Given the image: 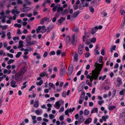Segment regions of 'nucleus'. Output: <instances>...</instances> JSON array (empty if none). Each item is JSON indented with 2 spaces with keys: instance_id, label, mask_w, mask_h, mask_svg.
<instances>
[{
  "instance_id": "obj_23",
  "label": "nucleus",
  "mask_w": 125,
  "mask_h": 125,
  "mask_svg": "<svg viewBox=\"0 0 125 125\" xmlns=\"http://www.w3.org/2000/svg\"><path fill=\"white\" fill-rule=\"evenodd\" d=\"M116 107L115 106L109 105L108 107V109L110 111H112L113 109H115Z\"/></svg>"
},
{
  "instance_id": "obj_47",
  "label": "nucleus",
  "mask_w": 125,
  "mask_h": 125,
  "mask_svg": "<svg viewBox=\"0 0 125 125\" xmlns=\"http://www.w3.org/2000/svg\"><path fill=\"white\" fill-rule=\"evenodd\" d=\"M90 10L92 13H93L94 11V9L93 7H90L89 8Z\"/></svg>"
},
{
  "instance_id": "obj_3",
  "label": "nucleus",
  "mask_w": 125,
  "mask_h": 125,
  "mask_svg": "<svg viewBox=\"0 0 125 125\" xmlns=\"http://www.w3.org/2000/svg\"><path fill=\"white\" fill-rule=\"evenodd\" d=\"M60 5L59 4H57L53 7L52 9V10L55 12L57 11V12H59L60 11H62L63 10V8L62 7H60Z\"/></svg>"
},
{
  "instance_id": "obj_20",
  "label": "nucleus",
  "mask_w": 125,
  "mask_h": 125,
  "mask_svg": "<svg viewBox=\"0 0 125 125\" xmlns=\"http://www.w3.org/2000/svg\"><path fill=\"white\" fill-rule=\"evenodd\" d=\"M30 9V8L29 7H24L23 9L22 12H26L29 10Z\"/></svg>"
},
{
  "instance_id": "obj_58",
  "label": "nucleus",
  "mask_w": 125,
  "mask_h": 125,
  "mask_svg": "<svg viewBox=\"0 0 125 125\" xmlns=\"http://www.w3.org/2000/svg\"><path fill=\"white\" fill-rule=\"evenodd\" d=\"M0 27L2 28L3 29H6L7 27V26L5 25L4 26H0Z\"/></svg>"
},
{
  "instance_id": "obj_30",
  "label": "nucleus",
  "mask_w": 125,
  "mask_h": 125,
  "mask_svg": "<svg viewBox=\"0 0 125 125\" xmlns=\"http://www.w3.org/2000/svg\"><path fill=\"white\" fill-rule=\"evenodd\" d=\"M89 113V111L87 109H85L84 111V115H88Z\"/></svg>"
},
{
  "instance_id": "obj_28",
  "label": "nucleus",
  "mask_w": 125,
  "mask_h": 125,
  "mask_svg": "<svg viewBox=\"0 0 125 125\" xmlns=\"http://www.w3.org/2000/svg\"><path fill=\"white\" fill-rule=\"evenodd\" d=\"M89 2H86L85 4L84 3L83 4V5H82V7L81 8H80L81 9H83L84 8V7H87L88 6Z\"/></svg>"
},
{
  "instance_id": "obj_60",
  "label": "nucleus",
  "mask_w": 125,
  "mask_h": 125,
  "mask_svg": "<svg viewBox=\"0 0 125 125\" xmlns=\"http://www.w3.org/2000/svg\"><path fill=\"white\" fill-rule=\"evenodd\" d=\"M74 9L75 10H76L78 8V6L77 5H75L73 6Z\"/></svg>"
},
{
  "instance_id": "obj_31",
  "label": "nucleus",
  "mask_w": 125,
  "mask_h": 125,
  "mask_svg": "<svg viewBox=\"0 0 125 125\" xmlns=\"http://www.w3.org/2000/svg\"><path fill=\"white\" fill-rule=\"evenodd\" d=\"M70 38L69 36H67L66 39V43L67 44L69 43L70 41Z\"/></svg>"
},
{
  "instance_id": "obj_7",
  "label": "nucleus",
  "mask_w": 125,
  "mask_h": 125,
  "mask_svg": "<svg viewBox=\"0 0 125 125\" xmlns=\"http://www.w3.org/2000/svg\"><path fill=\"white\" fill-rule=\"evenodd\" d=\"M84 46L82 45H80L78 49V52L80 55H81L83 53V50Z\"/></svg>"
},
{
  "instance_id": "obj_15",
  "label": "nucleus",
  "mask_w": 125,
  "mask_h": 125,
  "mask_svg": "<svg viewBox=\"0 0 125 125\" xmlns=\"http://www.w3.org/2000/svg\"><path fill=\"white\" fill-rule=\"evenodd\" d=\"M31 36L30 35H29L27 36L26 39V42L27 43V44H29V43L31 42Z\"/></svg>"
},
{
  "instance_id": "obj_21",
  "label": "nucleus",
  "mask_w": 125,
  "mask_h": 125,
  "mask_svg": "<svg viewBox=\"0 0 125 125\" xmlns=\"http://www.w3.org/2000/svg\"><path fill=\"white\" fill-rule=\"evenodd\" d=\"M98 112V108H97L95 107L92 109L91 111V114H92L94 112L97 113Z\"/></svg>"
},
{
  "instance_id": "obj_57",
  "label": "nucleus",
  "mask_w": 125,
  "mask_h": 125,
  "mask_svg": "<svg viewBox=\"0 0 125 125\" xmlns=\"http://www.w3.org/2000/svg\"><path fill=\"white\" fill-rule=\"evenodd\" d=\"M73 31L76 32H78L79 31L78 29L77 28H74L73 29Z\"/></svg>"
},
{
  "instance_id": "obj_5",
  "label": "nucleus",
  "mask_w": 125,
  "mask_h": 125,
  "mask_svg": "<svg viewBox=\"0 0 125 125\" xmlns=\"http://www.w3.org/2000/svg\"><path fill=\"white\" fill-rule=\"evenodd\" d=\"M22 75L19 72L16 73L15 75V80L17 81H21L22 80L21 75Z\"/></svg>"
},
{
  "instance_id": "obj_50",
  "label": "nucleus",
  "mask_w": 125,
  "mask_h": 125,
  "mask_svg": "<svg viewBox=\"0 0 125 125\" xmlns=\"http://www.w3.org/2000/svg\"><path fill=\"white\" fill-rule=\"evenodd\" d=\"M1 34L2 35L1 36V37L2 38H4L6 36V35L5 33V32L4 31H3L1 33Z\"/></svg>"
},
{
  "instance_id": "obj_26",
  "label": "nucleus",
  "mask_w": 125,
  "mask_h": 125,
  "mask_svg": "<svg viewBox=\"0 0 125 125\" xmlns=\"http://www.w3.org/2000/svg\"><path fill=\"white\" fill-rule=\"evenodd\" d=\"M36 43V41H32L31 42H30L29 43V44H27V46H29L32 45H34Z\"/></svg>"
},
{
  "instance_id": "obj_10",
  "label": "nucleus",
  "mask_w": 125,
  "mask_h": 125,
  "mask_svg": "<svg viewBox=\"0 0 125 125\" xmlns=\"http://www.w3.org/2000/svg\"><path fill=\"white\" fill-rule=\"evenodd\" d=\"M17 7V6L14 7V9H13L12 11V13L14 15H15L16 14H18L20 13V11H17V10L16 9Z\"/></svg>"
},
{
  "instance_id": "obj_41",
  "label": "nucleus",
  "mask_w": 125,
  "mask_h": 125,
  "mask_svg": "<svg viewBox=\"0 0 125 125\" xmlns=\"http://www.w3.org/2000/svg\"><path fill=\"white\" fill-rule=\"evenodd\" d=\"M14 61V60L10 59L7 62V64H10L12 63Z\"/></svg>"
},
{
  "instance_id": "obj_54",
  "label": "nucleus",
  "mask_w": 125,
  "mask_h": 125,
  "mask_svg": "<svg viewBox=\"0 0 125 125\" xmlns=\"http://www.w3.org/2000/svg\"><path fill=\"white\" fill-rule=\"evenodd\" d=\"M7 55L9 57L11 58H12L13 57V54L9 53H7Z\"/></svg>"
},
{
  "instance_id": "obj_43",
  "label": "nucleus",
  "mask_w": 125,
  "mask_h": 125,
  "mask_svg": "<svg viewBox=\"0 0 125 125\" xmlns=\"http://www.w3.org/2000/svg\"><path fill=\"white\" fill-rule=\"evenodd\" d=\"M49 117L50 119H52L55 117V116L54 115L52 114H50L49 115Z\"/></svg>"
},
{
  "instance_id": "obj_27",
  "label": "nucleus",
  "mask_w": 125,
  "mask_h": 125,
  "mask_svg": "<svg viewBox=\"0 0 125 125\" xmlns=\"http://www.w3.org/2000/svg\"><path fill=\"white\" fill-rule=\"evenodd\" d=\"M85 96V93L83 92L81 93V95L79 97L80 99H83Z\"/></svg>"
},
{
  "instance_id": "obj_24",
  "label": "nucleus",
  "mask_w": 125,
  "mask_h": 125,
  "mask_svg": "<svg viewBox=\"0 0 125 125\" xmlns=\"http://www.w3.org/2000/svg\"><path fill=\"white\" fill-rule=\"evenodd\" d=\"M33 106L36 108H37L39 107V103L38 101H36L35 102Z\"/></svg>"
},
{
  "instance_id": "obj_56",
  "label": "nucleus",
  "mask_w": 125,
  "mask_h": 125,
  "mask_svg": "<svg viewBox=\"0 0 125 125\" xmlns=\"http://www.w3.org/2000/svg\"><path fill=\"white\" fill-rule=\"evenodd\" d=\"M75 110V108L73 107L72 109L70 108L69 109V111L70 113H71L73 112Z\"/></svg>"
},
{
  "instance_id": "obj_39",
  "label": "nucleus",
  "mask_w": 125,
  "mask_h": 125,
  "mask_svg": "<svg viewBox=\"0 0 125 125\" xmlns=\"http://www.w3.org/2000/svg\"><path fill=\"white\" fill-rule=\"evenodd\" d=\"M103 58V57L102 56H100L99 60H97V62L99 61V62L100 63H102V60Z\"/></svg>"
},
{
  "instance_id": "obj_16",
  "label": "nucleus",
  "mask_w": 125,
  "mask_h": 125,
  "mask_svg": "<svg viewBox=\"0 0 125 125\" xmlns=\"http://www.w3.org/2000/svg\"><path fill=\"white\" fill-rule=\"evenodd\" d=\"M16 82L13 80L11 81L10 82L11 86L13 88H15L17 86V85L16 84Z\"/></svg>"
},
{
  "instance_id": "obj_61",
  "label": "nucleus",
  "mask_w": 125,
  "mask_h": 125,
  "mask_svg": "<svg viewBox=\"0 0 125 125\" xmlns=\"http://www.w3.org/2000/svg\"><path fill=\"white\" fill-rule=\"evenodd\" d=\"M85 57H86L87 58L90 56V54L89 52H88L85 54Z\"/></svg>"
},
{
  "instance_id": "obj_52",
  "label": "nucleus",
  "mask_w": 125,
  "mask_h": 125,
  "mask_svg": "<svg viewBox=\"0 0 125 125\" xmlns=\"http://www.w3.org/2000/svg\"><path fill=\"white\" fill-rule=\"evenodd\" d=\"M13 41H15L16 40H19V37H14L13 38Z\"/></svg>"
},
{
  "instance_id": "obj_45",
  "label": "nucleus",
  "mask_w": 125,
  "mask_h": 125,
  "mask_svg": "<svg viewBox=\"0 0 125 125\" xmlns=\"http://www.w3.org/2000/svg\"><path fill=\"white\" fill-rule=\"evenodd\" d=\"M120 12L121 15H124L125 14V12L123 10H120Z\"/></svg>"
},
{
  "instance_id": "obj_38",
  "label": "nucleus",
  "mask_w": 125,
  "mask_h": 125,
  "mask_svg": "<svg viewBox=\"0 0 125 125\" xmlns=\"http://www.w3.org/2000/svg\"><path fill=\"white\" fill-rule=\"evenodd\" d=\"M22 54V52H17V54L16 55V57L17 58H18L20 57Z\"/></svg>"
},
{
  "instance_id": "obj_51",
  "label": "nucleus",
  "mask_w": 125,
  "mask_h": 125,
  "mask_svg": "<svg viewBox=\"0 0 125 125\" xmlns=\"http://www.w3.org/2000/svg\"><path fill=\"white\" fill-rule=\"evenodd\" d=\"M69 111V109H68L66 110L65 111V115H67L68 116H69V115L68 114Z\"/></svg>"
},
{
  "instance_id": "obj_44",
  "label": "nucleus",
  "mask_w": 125,
  "mask_h": 125,
  "mask_svg": "<svg viewBox=\"0 0 125 125\" xmlns=\"http://www.w3.org/2000/svg\"><path fill=\"white\" fill-rule=\"evenodd\" d=\"M14 26L15 27H17L19 28H21V25L20 24L16 23L14 24Z\"/></svg>"
},
{
  "instance_id": "obj_17",
  "label": "nucleus",
  "mask_w": 125,
  "mask_h": 125,
  "mask_svg": "<svg viewBox=\"0 0 125 125\" xmlns=\"http://www.w3.org/2000/svg\"><path fill=\"white\" fill-rule=\"evenodd\" d=\"M23 42L21 40H20L19 42V45L18 48H22L23 47Z\"/></svg>"
},
{
  "instance_id": "obj_34",
  "label": "nucleus",
  "mask_w": 125,
  "mask_h": 125,
  "mask_svg": "<svg viewBox=\"0 0 125 125\" xmlns=\"http://www.w3.org/2000/svg\"><path fill=\"white\" fill-rule=\"evenodd\" d=\"M125 93V89H123L119 92V94L121 95H122L124 94Z\"/></svg>"
},
{
  "instance_id": "obj_14",
  "label": "nucleus",
  "mask_w": 125,
  "mask_h": 125,
  "mask_svg": "<svg viewBox=\"0 0 125 125\" xmlns=\"http://www.w3.org/2000/svg\"><path fill=\"white\" fill-rule=\"evenodd\" d=\"M98 29V27L97 26L94 27L93 28L91 31V33L92 34H94Z\"/></svg>"
},
{
  "instance_id": "obj_4",
  "label": "nucleus",
  "mask_w": 125,
  "mask_h": 125,
  "mask_svg": "<svg viewBox=\"0 0 125 125\" xmlns=\"http://www.w3.org/2000/svg\"><path fill=\"white\" fill-rule=\"evenodd\" d=\"M64 102L62 100L58 101L56 102L55 104L54 105V107L57 109H59L60 106L63 104Z\"/></svg>"
},
{
  "instance_id": "obj_29",
  "label": "nucleus",
  "mask_w": 125,
  "mask_h": 125,
  "mask_svg": "<svg viewBox=\"0 0 125 125\" xmlns=\"http://www.w3.org/2000/svg\"><path fill=\"white\" fill-rule=\"evenodd\" d=\"M49 85L50 87L53 88L54 90H55V86L53 83H49Z\"/></svg>"
},
{
  "instance_id": "obj_22",
  "label": "nucleus",
  "mask_w": 125,
  "mask_h": 125,
  "mask_svg": "<svg viewBox=\"0 0 125 125\" xmlns=\"http://www.w3.org/2000/svg\"><path fill=\"white\" fill-rule=\"evenodd\" d=\"M92 121V119L91 118H89L87 119L84 122V124H87L91 123Z\"/></svg>"
},
{
  "instance_id": "obj_40",
  "label": "nucleus",
  "mask_w": 125,
  "mask_h": 125,
  "mask_svg": "<svg viewBox=\"0 0 125 125\" xmlns=\"http://www.w3.org/2000/svg\"><path fill=\"white\" fill-rule=\"evenodd\" d=\"M46 74V72H42L40 74V76L41 77H43L45 76Z\"/></svg>"
},
{
  "instance_id": "obj_62",
  "label": "nucleus",
  "mask_w": 125,
  "mask_h": 125,
  "mask_svg": "<svg viewBox=\"0 0 125 125\" xmlns=\"http://www.w3.org/2000/svg\"><path fill=\"white\" fill-rule=\"evenodd\" d=\"M61 53V51L60 50H58L56 52L57 54L58 55H60Z\"/></svg>"
},
{
  "instance_id": "obj_48",
  "label": "nucleus",
  "mask_w": 125,
  "mask_h": 125,
  "mask_svg": "<svg viewBox=\"0 0 125 125\" xmlns=\"http://www.w3.org/2000/svg\"><path fill=\"white\" fill-rule=\"evenodd\" d=\"M104 103V101L103 100H101L99 101L98 102V104L99 105H101L102 104Z\"/></svg>"
},
{
  "instance_id": "obj_64",
  "label": "nucleus",
  "mask_w": 125,
  "mask_h": 125,
  "mask_svg": "<svg viewBox=\"0 0 125 125\" xmlns=\"http://www.w3.org/2000/svg\"><path fill=\"white\" fill-rule=\"evenodd\" d=\"M35 87V86L34 85H32L30 88L29 90V91H30L32 90Z\"/></svg>"
},
{
  "instance_id": "obj_42",
  "label": "nucleus",
  "mask_w": 125,
  "mask_h": 125,
  "mask_svg": "<svg viewBox=\"0 0 125 125\" xmlns=\"http://www.w3.org/2000/svg\"><path fill=\"white\" fill-rule=\"evenodd\" d=\"M0 55L5 56V53L4 52L3 50H0Z\"/></svg>"
},
{
  "instance_id": "obj_13",
  "label": "nucleus",
  "mask_w": 125,
  "mask_h": 125,
  "mask_svg": "<svg viewBox=\"0 0 125 125\" xmlns=\"http://www.w3.org/2000/svg\"><path fill=\"white\" fill-rule=\"evenodd\" d=\"M26 70V69L25 67H23L19 72L22 75H23Z\"/></svg>"
},
{
  "instance_id": "obj_12",
  "label": "nucleus",
  "mask_w": 125,
  "mask_h": 125,
  "mask_svg": "<svg viewBox=\"0 0 125 125\" xmlns=\"http://www.w3.org/2000/svg\"><path fill=\"white\" fill-rule=\"evenodd\" d=\"M65 71V69L64 67L62 69H60V75L61 76H63L64 75Z\"/></svg>"
},
{
  "instance_id": "obj_53",
  "label": "nucleus",
  "mask_w": 125,
  "mask_h": 125,
  "mask_svg": "<svg viewBox=\"0 0 125 125\" xmlns=\"http://www.w3.org/2000/svg\"><path fill=\"white\" fill-rule=\"evenodd\" d=\"M83 117L81 116H80V118L79 119V121L81 122H83Z\"/></svg>"
},
{
  "instance_id": "obj_18",
  "label": "nucleus",
  "mask_w": 125,
  "mask_h": 125,
  "mask_svg": "<svg viewBox=\"0 0 125 125\" xmlns=\"http://www.w3.org/2000/svg\"><path fill=\"white\" fill-rule=\"evenodd\" d=\"M74 60L76 61L77 62L78 61V58L79 56L78 54L76 52H74Z\"/></svg>"
},
{
  "instance_id": "obj_32",
  "label": "nucleus",
  "mask_w": 125,
  "mask_h": 125,
  "mask_svg": "<svg viewBox=\"0 0 125 125\" xmlns=\"http://www.w3.org/2000/svg\"><path fill=\"white\" fill-rule=\"evenodd\" d=\"M47 20V18L45 17L42 19L40 23L41 24H43Z\"/></svg>"
},
{
  "instance_id": "obj_25",
  "label": "nucleus",
  "mask_w": 125,
  "mask_h": 125,
  "mask_svg": "<svg viewBox=\"0 0 125 125\" xmlns=\"http://www.w3.org/2000/svg\"><path fill=\"white\" fill-rule=\"evenodd\" d=\"M109 118V116L107 115H105L104 116H103L102 117V119L104 121H106V120L108 119Z\"/></svg>"
},
{
  "instance_id": "obj_2",
  "label": "nucleus",
  "mask_w": 125,
  "mask_h": 125,
  "mask_svg": "<svg viewBox=\"0 0 125 125\" xmlns=\"http://www.w3.org/2000/svg\"><path fill=\"white\" fill-rule=\"evenodd\" d=\"M46 27L44 26H39L36 29V31L37 33H38L40 32L44 33L46 32Z\"/></svg>"
},
{
  "instance_id": "obj_19",
  "label": "nucleus",
  "mask_w": 125,
  "mask_h": 125,
  "mask_svg": "<svg viewBox=\"0 0 125 125\" xmlns=\"http://www.w3.org/2000/svg\"><path fill=\"white\" fill-rule=\"evenodd\" d=\"M79 11H77L74 12L72 15L71 16L72 17L75 18L76 17L78 14L79 13Z\"/></svg>"
},
{
  "instance_id": "obj_11",
  "label": "nucleus",
  "mask_w": 125,
  "mask_h": 125,
  "mask_svg": "<svg viewBox=\"0 0 125 125\" xmlns=\"http://www.w3.org/2000/svg\"><path fill=\"white\" fill-rule=\"evenodd\" d=\"M89 36H88L87 35V34L86 32H84V35L83 36V42H85V41L87 42V40L88 38L89 37Z\"/></svg>"
},
{
  "instance_id": "obj_36",
  "label": "nucleus",
  "mask_w": 125,
  "mask_h": 125,
  "mask_svg": "<svg viewBox=\"0 0 125 125\" xmlns=\"http://www.w3.org/2000/svg\"><path fill=\"white\" fill-rule=\"evenodd\" d=\"M35 112L36 114L38 115H40L41 114V112L38 110H36Z\"/></svg>"
},
{
  "instance_id": "obj_63",
  "label": "nucleus",
  "mask_w": 125,
  "mask_h": 125,
  "mask_svg": "<svg viewBox=\"0 0 125 125\" xmlns=\"http://www.w3.org/2000/svg\"><path fill=\"white\" fill-rule=\"evenodd\" d=\"M101 53L103 55H104L105 51H104V49H102L101 50Z\"/></svg>"
},
{
  "instance_id": "obj_8",
  "label": "nucleus",
  "mask_w": 125,
  "mask_h": 125,
  "mask_svg": "<svg viewBox=\"0 0 125 125\" xmlns=\"http://www.w3.org/2000/svg\"><path fill=\"white\" fill-rule=\"evenodd\" d=\"M73 70V65L71 64L70 65L68 69V71L67 72V74L68 75H70L72 73Z\"/></svg>"
},
{
  "instance_id": "obj_1",
  "label": "nucleus",
  "mask_w": 125,
  "mask_h": 125,
  "mask_svg": "<svg viewBox=\"0 0 125 125\" xmlns=\"http://www.w3.org/2000/svg\"><path fill=\"white\" fill-rule=\"evenodd\" d=\"M94 66L95 68L94 70L92 71V73L90 74L91 75H87L86 77L87 78H89L90 81L92 82L93 79L96 80L98 78L99 74L100 72L101 71L103 67L102 64H99L96 62L95 63Z\"/></svg>"
},
{
  "instance_id": "obj_46",
  "label": "nucleus",
  "mask_w": 125,
  "mask_h": 125,
  "mask_svg": "<svg viewBox=\"0 0 125 125\" xmlns=\"http://www.w3.org/2000/svg\"><path fill=\"white\" fill-rule=\"evenodd\" d=\"M94 51L95 52V55H99L100 54V52L97 49H94Z\"/></svg>"
},
{
  "instance_id": "obj_6",
  "label": "nucleus",
  "mask_w": 125,
  "mask_h": 125,
  "mask_svg": "<svg viewBox=\"0 0 125 125\" xmlns=\"http://www.w3.org/2000/svg\"><path fill=\"white\" fill-rule=\"evenodd\" d=\"M96 38L94 37H93L92 39H90L88 40H87V42H86L85 43L86 44L88 45L91 43V42L95 43L96 41Z\"/></svg>"
},
{
  "instance_id": "obj_37",
  "label": "nucleus",
  "mask_w": 125,
  "mask_h": 125,
  "mask_svg": "<svg viewBox=\"0 0 125 125\" xmlns=\"http://www.w3.org/2000/svg\"><path fill=\"white\" fill-rule=\"evenodd\" d=\"M65 20V18H61L59 19V20L58 21V22L60 23H62V22L63 21H64Z\"/></svg>"
},
{
  "instance_id": "obj_35",
  "label": "nucleus",
  "mask_w": 125,
  "mask_h": 125,
  "mask_svg": "<svg viewBox=\"0 0 125 125\" xmlns=\"http://www.w3.org/2000/svg\"><path fill=\"white\" fill-rule=\"evenodd\" d=\"M43 83V81L41 80L39 82H36V84L37 85H41Z\"/></svg>"
},
{
  "instance_id": "obj_49",
  "label": "nucleus",
  "mask_w": 125,
  "mask_h": 125,
  "mask_svg": "<svg viewBox=\"0 0 125 125\" xmlns=\"http://www.w3.org/2000/svg\"><path fill=\"white\" fill-rule=\"evenodd\" d=\"M72 43L73 45H75L77 43V40L72 39Z\"/></svg>"
},
{
  "instance_id": "obj_33",
  "label": "nucleus",
  "mask_w": 125,
  "mask_h": 125,
  "mask_svg": "<svg viewBox=\"0 0 125 125\" xmlns=\"http://www.w3.org/2000/svg\"><path fill=\"white\" fill-rule=\"evenodd\" d=\"M77 35L76 34H74L72 36V39L77 40Z\"/></svg>"
},
{
  "instance_id": "obj_59",
  "label": "nucleus",
  "mask_w": 125,
  "mask_h": 125,
  "mask_svg": "<svg viewBox=\"0 0 125 125\" xmlns=\"http://www.w3.org/2000/svg\"><path fill=\"white\" fill-rule=\"evenodd\" d=\"M17 33L19 35L21 34V32L20 29H18V30Z\"/></svg>"
},
{
  "instance_id": "obj_55",
  "label": "nucleus",
  "mask_w": 125,
  "mask_h": 125,
  "mask_svg": "<svg viewBox=\"0 0 125 125\" xmlns=\"http://www.w3.org/2000/svg\"><path fill=\"white\" fill-rule=\"evenodd\" d=\"M81 0L82 1L81 3L80 4L79 7V8H81L82 7V5H83V4H84V0Z\"/></svg>"
},
{
  "instance_id": "obj_9",
  "label": "nucleus",
  "mask_w": 125,
  "mask_h": 125,
  "mask_svg": "<svg viewBox=\"0 0 125 125\" xmlns=\"http://www.w3.org/2000/svg\"><path fill=\"white\" fill-rule=\"evenodd\" d=\"M117 81L118 83L116 84V86L117 87H119L123 83L122 79L118 77L117 78Z\"/></svg>"
}]
</instances>
